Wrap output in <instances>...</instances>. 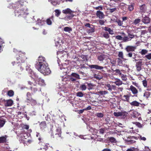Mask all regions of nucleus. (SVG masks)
<instances>
[{"label":"nucleus","mask_w":151,"mask_h":151,"mask_svg":"<svg viewBox=\"0 0 151 151\" xmlns=\"http://www.w3.org/2000/svg\"><path fill=\"white\" fill-rule=\"evenodd\" d=\"M27 3L26 0H19L15 3L14 7L15 9L20 8L18 10H15L14 13L16 16L19 17L22 16L24 17L27 15L26 12L27 8L25 6Z\"/></svg>","instance_id":"nucleus-1"},{"label":"nucleus","mask_w":151,"mask_h":151,"mask_svg":"<svg viewBox=\"0 0 151 151\" xmlns=\"http://www.w3.org/2000/svg\"><path fill=\"white\" fill-rule=\"evenodd\" d=\"M26 58L25 53L20 52L17 57V61L12 62V64L13 65L15 64H18L16 67V69L18 71H22L23 70L24 66L22 63L24 62Z\"/></svg>","instance_id":"nucleus-2"},{"label":"nucleus","mask_w":151,"mask_h":151,"mask_svg":"<svg viewBox=\"0 0 151 151\" xmlns=\"http://www.w3.org/2000/svg\"><path fill=\"white\" fill-rule=\"evenodd\" d=\"M36 68L44 75H48L51 72L50 68L48 67V63L45 64L42 66L36 67Z\"/></svg>","instance_id":"nucleus-3"},{"label":"nucleus","mask_w":151,"mask_h":151,"mask_svg":"<svg viewBox=\"0 0 151 151\" xmlns=\"http://www.w3.org/2000/svg\"><path fill=\"white\" fill-rule=\"evenodd\" d=\"M37 60L35 64V68L47 63L45 58L42 56H40L38 57Z\"/></svg>","instance_id":"nucleus-4"},{"label":"nucleus","mask_w":151,"mask_h":151,"mask_svg":"<svg viewBox=\"0 0 151 151\" xmlns=\"http://www.w3.org/2000/svg\"><path fill=\"white\" fill-rule=\"evenodd\" d=\"M89 67L91 69H94L96 70H99L103 73L106 72V67L99 65H88Z\"/></svg>","instance_id":"nucleus-5"},{"label":"nucleus","mask_w":151,"mask_h":151,"mask_svg":"<svg viewBox=\"0 0 151 151\" xmlns=\"http://www.w3.org/2000/svg\"><path fill=\"white\" fill-rule=\"evenodd\" d=\"M52 137L54 138L58 139L61 138V131L60 129H57L56 130V133L54 134L52 133Z\"/></svg>","instance_id":"nucleus-6"},{"label":"nucleus","mask_w":151,"mask_h":151,"mask_svg":"<svg viewBox=\"0 0 151 151\" xmlns=\"http://www.w3.org/2000/svg\"><path fill=\"white\" fill-rule=\"evenodd\" d=\"M30 89L33 93H35L37 91H41V88L39 86L38 84L33 85L32 86L30 87Z\"/></svg>","instance_id":"nucleus-7"},{"label":"nucleus","mask_w":151,"mask_h":151,"mask_svg":"<svg viewBox=\"0 0 151 151\" xmlns=\"http://www.w3.org/2000/svg\"><path fill=\"white\" fill-rule=\"evenodd\" d=\"M137 139V137L133 136H129L127 137V139H125L126 142L128 144H130L135 143L136 141L134 139Z\"/></svg>","instance_id":"nucleus-8"},{"label":"nucleus","mask_w":151,"mask_h":151,"mask_svg":"<svg viewBox=\"0 0 151 151\" xmlns=\"http://www.w3.org/2000/svg\"><path fill=\"white\" fill-rule=\"evenodd\" d=\"M127 113L125 111H121L114 113V115L116 117L121 116L123 118H125L127 116Z\"/></svg>","instance_id":"nucleus-9"},{"label":"nucleus","mask_w":151,"mask_h":151,"mask_svg":"<svg viewBox=\"0 0 151 151\" xmlns=\"http://www.w3.org/2000/svg\"><path fill=\"white\" fill-rule=\"evenodd\" d=\"M130 90L131 91L132 94L136 97L137 96V94L138 93V90L134 87L132 85L130 86Z\"/></svg>","instance_id":"nucleus-10"},{"label":"nucleus","mask_w":151,"mask_h":151,"mask_svg":"<svg viewBox=\"0 0 151 151\" xmlns=\"http://www.w3.org/2000/svg\"><path fill=\"white\" fill-rule=\"evenodd\" d=\"M105 87L108 90L110 91H111L112 89L115 90L116 86L114 85H111L110 84L107 83L105 84Z\"/></svg>","instance_id":"nucleus-11"},{"label":"nucleus","mask_w":151,"mask_h":151,"mask_svg":"<svg viewBox=\"0 0 151 151\" xmlns=\"http://www.w3.org/2000/svg\"><path fill=\"white\" fill-rule=\"evenodd\" d=\"M111 70L113 74L115 75H122V73L120 70L118 69H115L114 68H111Z\"/></svg>","instance_id":"nucleus-12"},{"label":"nucleus","mask_w":151,"mask_h":151,"mask_svg":"<svg viewBox=\"0 0 151 151\" xmlns=\"http://www.w3.org/2000/svg\"><path fill=\"white\" fill-rule=\"evenodd\" d=\"M136 48V47L135 46H128L125 48V50L127 52H130L134 51Z\"/></svg>","instance_id":"nucleus-13"},{"label":"nucleus","mask_w":151,"mask_h":151,"mask_svg":"<svg viewBox=\"0 0 151 151\" xmlns=\"http://www.w3.org/2000/svg\"><path fill=\"white\" fill-rule=\"evenodd\" d=\"M78 60L83 62H86L88 61L87 57L86 55H81L79 56Z\"/></svg>","instance_id":"nucleus-14"},{"label":"nucleus","mask_w":151,"mask_h":151,"mask_svg":"<svg viewBox=\"0 0 151 151\" xmlns=\"http://www.w3.org/2000/svg\"><path fill=\"white\" fill-rule=\"evenodd\" d=\"M74 16L75 15L73 14H69L66 15L64 18H62V19H63L66 21H68L71 20Z\"/></svg>","instance_id":"nucleus-15"},{"label":"nucleus","mask_w":151,"mask_h":151,"mask_svg":"<svg viewBox=\"0 0 151 151\" xmlns=\"http://www.w3.org/2000/svg\"><path fill=\"white\" fill-rule=\"evenodd\" d=\"M62 12L65 14H71L74 13V12L71 10L70 9L68 8L65 9L63 10Z\"/></svg>","instance_id":"nucleus-16"},{"label":"nucleus","mask_w":151,"mask_h":151,"mask_svg":"<svg viewBox=\"0 0 151 151\" xmlns=\"http://www.w3.org/2000/svg\"><path fill=\"white\" fill-rule=\"evenodd\" d=\"M142 61H139L136 63V67L137 70L139 72L142 69Z\"/></svg>","instance_id":"nucleus-17"},{"label":"nucleus","mask_w":151,"mask_h":151,"mask_svg":"<svg viewBox=\"0 0 151 151\" xmlns=\"http://www.w3.org/2000/svg\"><path fill=\"white\" fill-rule=\"evenodd\" d=\"M96 14L98 17L101 19L104 18L105 16L103 13L100 11H97Z\"/></svg>","instance_id":"nucleus-18"},{"label":"nucleus","mask_w":151,"mask_h":151,"mask_svg":"<svg viewBox=\"0 0 151 151\" xmlns=\"http://www.w3.org/2000/svg\"><path fill=\"white\" fill-rule=\"evenodd\" d=\"M98 73H95L93 75V78L97 80H100L102 78V76L100 74V72L98 71Z\"/></svg>","instance_id":"nucleus-19"},{"label":"nucleus","mask_w":151,"mask_h":151,"mask_svg":"<svg viewBox=\"0 0 151 151\" xmlns=\"http://www.w3.org/2000/svg\"><path fill=\"white\" fill-rule=\"evenodd\" d=\"M37 81L38 82L37 84H38L39 86H42L45 85L44 80L40 78H38Z\"/></svg>","instance_id":"nucleus-20"},{"label":"nucleus","mask_w":151,"mask_h":151,"mask_svg":"<svg viewBox=\"0 0 151 151\" xmlns=\"http://www.w3.org/2000/svg\"><path fill=\"white\" fill-rule=\"evenodd\" d=\"M105 31L108 32L109 34L112 35L114 34L113 30L111 29V28H109L107 27H103L102 28Z\"/></svg>","instance_id":"nucleus-21"},{"label":"nucleus","mask_w":151,"mask_h":151,"mask_svg":"<svg viewBox=\"0 0 151 151\" xmlns=\"http://www.w3.org/2000/svg\"><path fill=\"white\" fill-rule=\"evenodd\" d=\"M142 22L145 24H147L150 22V18L146 16L143 17L142 20Z\"/></svg>","instance_id":"nucleus-22"},{"label":"nucleus","mask_w":151,"mask_h":151,"mask_svg":"<svg viewBox=\"0 0 151 151\" xmlns=\"http://www.w3.org/2000/svg\"><path fill=\"white\" fill-rule=\"evenodd\" d=\"M6 135H5L0 137V143H4L6 142V139L7 137Z\"/></svg>","instance_id":"nucleus-23"},{"label":"nucleus","mask_w":151,"mask_h":151,"mask_svg":"<svg viewBox=\"0 0 151 151\" xmlns=\"http://www.w3.org/2000/svg\"><path fill=\"white\" fill-rule=\"evenodd\" d=\"M13 101L11 99L6 100L5 102V105L6 106H10L12 105Z\"/></svg>","instance_id":"nucleus-24"},{"label":"nucleus","mask_w":151,"mask_h":151,"mask_svg":"<svg viewBox=\"0 0 151 151\" xmlns=\"http://www.w3.org/2000/svg\"><path fill=\"white\" fill-rule=\"evenodd\" d=\"M54 18L53 16H52L49 18L47 19L46 20L47 24L49 25H51L52 24V20H53Z\"/></svg>","instance_id":"nucleus-25"},{"label":"nucleus","mask_w":151,"mask_h":151,"mask_svg":"<svg viewBox=\"0 0 151 151\" xmlns=\"http://www.w3.org/2000/svg\"><path fill=\"white\" fill-rule=\"evenodd\" d=\"M33 93H31L29 92H27L26 94V100L27 102L32 99V94Z\"/></svg>","instance_id":"nucleus-26"},{"label":"nucleus","mask_w":151,"mask_h":151,"mask_svg":"<svg viewBox=\"0 0 151 151\" xmlns=\"http://www.w3.org/2000/svg\"><path fill=\"white\" fill-rule=\"evenodd\" d=\"M127 57L132 58V59H135L136 58L137 54L134 53H132V52H129L128 54L126 55Z\"/></svg>","instance_id":"nucleus-27"},{"label":"nucleus","mask_w":151,"mask_h":151,"mask_svg":"<svg viewBox=\"0 0 151 151\" xmlns=\"http://www.w3.org/2000/svg\"><path fill=\"white\" fill-rule=\"evenodd\" d=\"M130 104L132 106L137 107L139 106V105L141 104L140 103L136 101H134L131 103H130Z\"/></svg>","instance_id":"nucleus-28"},{"label":"nucleus","mask_w":151,"mask_h":151,"mask_svg":"<svg viewBox=\"0 0 151 151\" xmlns=\"http://www.w3.org/2000/svg\"><path fill=\"white\" fill-rule=\"evenodd\" d=\"M27 102L30 103L32 106H33L36 105L37 104V101L33 98Z\"/></svg>","instance_id":"nucleus-29"},{"label":"nucleus","mask_w":151,"mask_h":151,"mask_svg":"<svg viewBox=\"0 0 151 151\" xmlns=\"http://www.w3.org/2000/svg\"><path fill=\"white\" fill-rule=\"evenodd\" d=\"M40 128L42 129H44L46 127V124L45 121L41 122L40 124Z\"/></svg>","instance_id":"nucleus-30"},{"label":"nucleus","mask_w":151,"mask_h":151,"mask_svg":"<svg viewBox=\"0 0 151 151\" xmlns=\"http://www.w3.org/2000/svg\"><path fill=\"white\" fill-rule=\"evenodd\" d=\"M114 83L116 86H118L122 85L123 83L122 81L118 78H116L115 79V81Z\"/></svg>","instance_id":"nucleus-31"},{"label":"nucleus","mask_w":151,"mask_h":151,"mask_svg":"<svg viewBox=\"0 0 151 151\" xmlns=\"http://www.w3.org/2000/svg\"><path fill=\"white\" fill-rule=\"evenodd\" d=\"M6 122V120L2 118L0 119V128L3 127Z\"/></svg>","instance_id":"nucleus-32"},{"label":"nucleus","mask_w":151,"mask_h":151,"mask_svg":"<svg viewBox=\"0 0 151 151\" xmlns=\"http://www.w3.org/2000/svg\"><path fill=\"white\" fill-rule=\"evenodd\" d=\"M139 9L141 12H145L146 9L145 4H144L139 6Z\"/></svg>","instance_id":"nucleus-33"},{"label":"nucleus","mask_w":151,"mask_h":151,"mask_svg":"<svg viewBox=\"0 0 151 151\" xmlns=\"http://www.w3.org/2000/svg\"><path fill=\"white\" fill-rule=\"evenodd\" d=\"M105 55H101L97 56V59L100 61H103L105 58Z\"/></svg>","instance_id":"nucleus-34"},{"label":"nucleus","mask_w":151,"mask_h":151,"mask_svg":"<svg viewBox=\"0 0 151 151\" xmlns=\"http://www.w3.org/2000/svg\"><path fill=\"white\" fill-rule=\"evenodd\" d=\"M131 114L132 117L134 118H137L138 116V112L135 111H134Z\"/></svg>","instance_id":"nucleus-35"},{"label":"nucleus","mask_w":151,"mask_h":151,"mask_svg":"<svg viewBox=\"0 0 151 151\" xmlns=\"http://www.w3.org/2000/svg\"><path fill=\"white\" fill-rule=\"evenodd\" d=\"M123 98H124L122 100L124 101H127L129 102V96L127 95H124L123 96Z\"/></svg>","instance_id":"nucleus-36"},{"label":"nucleus","mask_w":151,"mask_h":151,"mask_svg":"<svg viewBox=\"0 0 151 151\" xmlns=\"http://www.w3.org/2000/svg\"><path fill=\"white\" fill-rule=\"evenodd\" d=\"M87 83V86L88 87V89L89 90L93 89V87L96 86L95 85L91 83Z\"/></svg>","instance_id":"nucleus-37"},{"label":"nucleus","mask_w":151,"mask_h":151,"mask_svg":"<svg viewBox=\"0 0 151 151\" xmlns=\"http://www.w3.org/2000/svg\"><path fill=\"white\" fill-rule=\"evenodd\" d=\"M150 95V92L145 91L144 93L143 96L145 97L147 99H148Z\"/></svg>","instance_id":"nucleus-38"},{"label":"nucleus","mask_w":151,"mask_h":151,"mask_svg":"<svg viewBox=\"0 0 151 151\" xmlns=\"http://www.w3.org/2000/svg\"><path fill=\"white\" fill-rule=\"evenodd\" d=\"M132 83L133 85L136 86L138 88V89H139L140 91H142V89L141 88V87L140 85H139L138 83L135 82H132Z\"/></svg>","instance_id":"nucleus-39"},{"label":"nucleus","mask_w":151,"mask_h":151,"mask_svg":"<svg viewBox=\"0 0 151 151\" xmlns=\"http://www.w3.org/2000/svg\"><path fill=\"white\" fill-rule=\"evenodd\" d=\"M7 94L9 96L12 97L14 96V92L13 91L10 90L8 91Z\"/></svg>","instance_id":"nucleus-40"},{"label":"nucleus","mask_w":151,"mask_h":151,"mask_svg":"<svg viewBox=\"0 0 151 151\" xmlns=\"http://www.w3.org/2000/svg\"><path fill=\"white\" fill-rule=\"evenodd\" d=\"M98 93L99 94L101 95H103L106 94L108 93V92L107 91H100L98 92Z\"/></svg>","instance_id":"nucleus-41"},{"label":"nucleus","mask_w":151,"mask_h":151,"mask_svg":"<svg viewBox=\"0 0 151 151\" xmlns=\"http://www.w3.org/2000/svg\"><path fill=\"white\" fill-rule=\"evenodd\" d=\"M141 21V20L140 19L137 18L134 20L133 23L136 25L139 24L140 22Z\"/></svg>","instance_id":"nucleus-42"},{"label":"nucleus","mask_w":151,"mask_h":151,"mask_svg":"<svg viewBox=\"0 0 151 151\" xmlns=\"http://www.w3.org/2000/svg\"><path fill=\"white\" fill-rule=\"evenodd\" d=\"M63 30L65 32H70L72 31V29L70 27H65L64 28Z\"/></svg>","instance_id":"nucleus-43"},{"label":"nucleus","mask_w":151,"mask_h":151,"mask_svg":"<svg viewBox=\"0 0 151 151\" xmlns=\"http://www.w3.org/2000/svg\"><path fill=\"white\" fill-rule=\"evenodd\" d=\"M109 140L112 143H116L117 141L116 139L114 137H110L108 138Z\"/></svg>","instance_id":"nucleus-44"},{"label":"nucleus","mask_w":151,"mask_h":151,"mask_svg":"<svg viewBox=\"0 0 151 151\" xmlns=\"http://www.w3.org/2000/svg\"><path fill=\"white\" fill-rule=\"evenodd\" d=\"M90 29L87 30V32L88 33H92L95 31V29L93 27H90Z\"/></svg>","instance_id":"nucleus-45"},{"label":"nucleus","mask_w":151,"mask_h":151,"mask_svg":"<svg viewBox=\"0 0 151 151\" xmlns=\"http://www.w3.org/2000/svg\"><path fill=\"white\" fill-rule=\"evenodd\" d=\"M103 33V36L106 39H108L109 37L110 36L107 32H104Z\"/></svg>","instance_id":"nucleus-46"},{"label":"nucleus","mask_w":151,"mask_h":151,"mask_svg":"<svg viewBox=\"0 0 151 151\" xmlns=\"http://www.w3.org/2000/svg\"><path fill=\"white\" fill-rule=\"evenodd\" d=\"M55 16L57 17H58L61 14V12L58 9H56L55 10Z\"/></svg>","instance_id":"nucleus-47"},{"label":"nucleus","mask_w":151,"mask_h":151,"mask_svg":"<svg viewBox=\"0 0 151 151\" xmlns=\"http://www.w3.org/2000/svg\"><path fill=\"white\" fill-rule=\"evenodd\" d=\"M90 129L89 131L93 133V134L96 133V132H97V130L95 129L92 127H89Z\"/></svg>","instance_id":"nucleus-48"},{"label":"nucleus","mask_w":151,"mask_h":151,"mask_svg":"<svg viewBox=\"0 0 151 151\" xmlns=\"http://www.w3.org/2000/svg\"><path fill=\"white\" fill-rule=\"evenodd\" d=\"M80 88L82 91H85L86 89V86L84 84H83L81 85Z\"/></svg>","instance_id":"nucleus-49"},{"label":"nucleus","mask_w":151,"mask_h":151,"mask_svg":"<svg viewBox=\"0 0 151 151\" xmlns=\"http://www.w3.org/2000/svg\"><path fill=\"white\" fill-rule=\"evenodd\" d=\"M148 52V51L146 49H142L141 52H139V53L142 55H145L147 54Z\"/></svg>","instance_id":"nucleus-50"},{"label":"nucleus","mask_w":151,"mask_h":151,"mask_svg":"<svg viewBox=\"0 0 151 151\" xmlns=\"http://www.w3.org/2000/svg\"><path fill=\"white\" fill-rule=\"evenodd\" d=\"M131 31L128 32V36L129 37V39L133 38L134 37V35L131 34Z\"/></svg>","instance_id":"nucleus-51"},{"label":"nucleus","mask_w":151,"mask_h":151,"mask_svg":"<svg viewBox=\"0 0 151 151\" xmlns=\"http://www.w3.org/2000/svg\"><path fill=\"white\" fill-rule=\"evenodd\" d=\"M83 95V94L81 92H78L76 93V96L79 97H82Z\"/></svg>","instance_id":"nucleus-52"},{"label":"nucleus","mask_w":151,"mask_h":151,"mask_svg":"<svg viewBox=\"0 0 151 151\" xmlns=\"http://www.w3.org/2000/svg\"><path fill=\"white\" fill-rule=\"evenodd\" d=\"M121 78L122 80L124 81H125L127 80V78L126 77V75H125L123 74H122V75H121Z\"/></svg>","instance_id":"nucleus-53"},{"label":"nucleus","mask_w":151,"mask_h":151,"mask_svg":"<svg viewBox=\"0 0 151 151\" xmlns=\"http://www.w3.org/2000/svg\"><path fill=\"white\" fill-rule=\"evenodd\" d=\"M71 75L75 77L77 79H79L80 78L79 75L76 73H73Z\"/></svg>","instance_id":"nucleus-54"},{"label":"nucleus","mask_w":151,"mask_h":151,"mask_svg":"<svg viewBox=\"0 0 151 151\" xmlns=\"http://www.w3.org/2000/svg\"><path fill=\"white\" fill-rule=\"evenodd\" d=\"M122 40L123 42H126L131 40V39H129V38L127 37H122Z\"/></svg>","instance_id":"nucleus-55"},{"label":"nucleus","mask_w":151,"mask_h":151,"mask_svg":"<svg viewBox=\"0 0 151 151\" xmlns=\"http://www.w3.org/2000/svg\"><path fill=\"white\" fill-rule=\"evenodd\" d=\"M117 62L119 65H121L122 64V61L119 58H118L117 59Z\"/></svg>","instance_id":"nucleus-56"},{"label":"nucleus","mask_w":151,"mask_h":151,"mask_svg":"<svg viewBox=\"0 0 151 151\" xmlns=\"http://www.w3.org/2000/svg\"><path fill=\"white\" fill-rule=\"evenodd\" d=\"M134 124H135L139 128H142V127L143 125L139 122L134 123Z\"/></svg>","instance_id":"nucleus-57"},{"label":"nucleus","mask_w":151,"mask_h":151,"mask_svg":"<svg viewBox=\"0 0 151 151\" xmlns=\"http://www.w3.org/2000/svg\"><path fill=\"white\" fill-rule=\"evenodd\" d=\"M142 84L145 87H146L147 86V82L146 80H143L142 81Z\"/></svg>","instance_id":"nucleus-58"},{"label":"nucleus","mask_w":151,"mask_h":151,"mask_svg":"<svg viewBox=\"0 0 151 151\" xmlns=\"http://www.w3.org/2000/svg\"><path fill=\"white\" fill-rule=\"evenodd\" d=\"M118 56L119 58H121L122 59H123V54L122 52H119Z\"/></svg>","instance_id":"nucleus-59"},{"label":"nucleus","mask_w":151,"mask_h":151,"mask_svg":"<svg viewBox=\"0 0 151 151\" xmlns=\"http://www.w3.org/2000/svg\"><path fill=\"white\" fill-rule=\"evenodd\" d=\"M111 63L112 64V66H115L116 64V60H111L110 61Z\"/></svg>","instance_id":"nucleus-60"},{"label":"nucleus","mask_w":151,"mask_h":151,"mask_svg":"<svg viewBox=\"0 0 151 151\" xmlns=\"http://www.w3.org/2000/svg\"><path fill=\"white\" fill-rule=\"evenodd\" d=\"M106 21V20H104L102 19H100L99 20V23L101 25H103L104 24V23Z\"/></svg>","instance_id":"nucleus-61"},{"label":"nucleus","mask_w":151,"mask_h":151,"mask_svg":"<svg viewBox=\"0 0 151 151\" xmlns=\"http://www.w3.org/2000/svg\"><path fill=\"white\" fill-rule=\"evenodd\" d=\"M145 58H147L149 60L151 59V53H149L148 54L146 55L145 56Z\"/></svg>","instance_id":"nucleus-62"},{"label":"nucleus","mask_w":151,"mask_h":151,"mask_svg":"<svg viewBox=\"0 0 151 151\" xmlns=\"http://www.w3.org/2000/svg\"><path fill=\"white\" fill-rule=\"evenodd\" d=\"M116 22L118 23V25L119 26H122L123 23V21H122L120 20H118L116 21Z\"/></svg>","instance_id":"nucleus-63"},{"label":"nucleus","mask_w":151,"mask_h":151,"mask_svg":"<svg viewBox=\"0 0 151 151\" xmlns=\"http://www.w3.org/2000/svg\"><path fill=\"white\" fill-rule=\"evenodd\" d=\"M126 151H136V148L134 147L128 149Z\"/></svg>","instance_id":"nucleus-64"}]
</instances>
